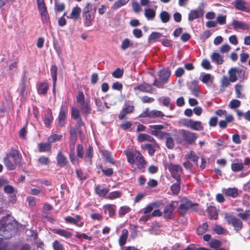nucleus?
Returning <instances> with one entry per match:
<instances>
[{
  "label": "nucleus",
  "mask_w": 250,
  "mask_h": 250,
  "mask_svg": "<svg viewBox=\"0 0 250 250\" xmlns=\"http://www.w3.org/2000/svg\"><path fill=\"white\" fill-rule=\"evenodd\" d=\"M164 217L167 219H170L172 217V204L166 207L164 210Z\"/></svg>",
  "instance_id": "36"
},
{
  "label": "nucleus",
  "mask_w": 250,
  "mask_h": 250,
  "mask_svg": "<svg viewBox=\"0 0 250 250\" xmlns=\"http://www.w3.org/2000/svg\"><path fill=\"white\" fill-rule=\"evenodd\" d=\"M204 4L202 3L197 9L190 10L188 15V21H192L195 19L203 17L204 14Z\"/></svg>",
  "instance_id": "8"
},
{
  "label": "nucleus",
  "mask_w": 250,
  "mask_h": 250,
  "mask_svg": "<svg viewBox=\"0 0 250 250\" xmlns=\"http://www.w3.org/2000/svg\"><path fill=\"white\" fill-rule=\"evenodd\" d=\"M224 193L226 196L236 198L238 195V189L236 188H229L225 189Z\"/></svg>",
  "instance_id": "26"
},
{
  "label": "nucleus",
  "mask_w": 250,
  "mask_h": 250,
  "mask_svg": "<svg viewBox=\"0 0 250 250\" xmlns=\"http://www.w3.org/2000/svg\"><path fill=\"white\" fill-rule=\"evenodd\" d=\"M48 84L47 83H41L38 84V92L39 94L45 95L47 93Z\"/></svg>",
  "instance_id": "29"
},
{
  "label": "nucleus",
  "mask_w": 250,
  "mask_h": 250,
  "mask_svg": "<svg viewBox=\"0 0 250 250\" xmlns=\"http://www.w3.org/2000/svg\"><path fill=\"white\" fill-rule=\"evenodd\" d=\"M202 66L205 69L208 70L211 68L210 62L207 59H204L201 62Z\"/></svg>",
  "instance_id": "60"
},
{
  "label": "nucleus",
  "mask_w": 250,
  "mask_h": 250,
  "mask_svg": "<svg viewBox=\"0 0 250 250\" xmlns=\"http://www.w3.org/2000/svg\"><path fill=\"white\" fill-rule=\"evenodd\" d=\"M131 208L126 206L121 207L119 210V215L120 217H123L126 213L129 212Z\"/></svg>",
  "instance_id": "44"
},
{
  "label": "nucleus",
  "mask_w": 250,
  "mask_h": 250,
  "mask_svg": "<svg viewBox=\"0 0 250 250\" xmlns=\"http://www.w3.org/2000/svg\"><path fill=\"white\" fill-rule=\"evenodd\" d=\"M170 75V71L169 70L166 69L161 70L159 73L160 80L155 79L152 85L158 88L162 87L167 82Z\"/></svg>",
  "instance_id": "7"
},
{
  "label": "nucleus",
  "mask_w": 250,
  "mask_h": 250,
  "mask_svg": "<svg viewBox=\"0 0 250 250\" xmlns=\"http://www.w3.org/2000/svg\"><path fill=\"white\" fill-rule=\"evenodd\" d=\"M242 89V86L240 84H236L235 86V91L236 95V97L239 98H243L244 95L241 93Z\"/></svg>",
  "instance_id": "54"
},
{
  "label": "nucleus",
  "mask_w": 250,
  "mask_h": 250,
  "mask_svg": "<svg viewBox=\"0 0 250 250\" xmlns=\"http://www.w3.org/2000/svg\"><path fill=\"white\" fill-rule=\"evenodd\" d=\"M162 35L159 32H152L149 36L148 42L149 43L155 42L158 39H160L162 37Z\"/></svg>",
  "instance_id": "37"
},
{
  "label": "nucleus",
  "mask_w": 250,
  "mask_h": 250,
  "mask_svg": "<svg viewBox=\"0 0 250 250\" xmlns=\"http://www.w3.org/2000/svg\"><path fill=\"white\" fill-rule=\"evenodd\" d=\"M187 157L188 159H190L194 163L197 164L199 158L193 151H191L187 155Z\"/></svg>",
  "instance_id": "52"
},
{
  "label": "nucleus",
  "mask_w": 250,
  "mask_h": 250,
  "mask_svg": "<svg viewBox=\"0 0 250 250\" xmlns=\"http://www.w3.org/2000/svg\"><path fill=\"white\" fill-rule=\"evenodd\" d=\"M193 87L190 88L191 92L195 97H198L199 96V91L198 89V82L197 80H194L191 82Z\"/></svg>",
  "instance_id": "32"
},
{
  "label": "nucleus",
  "mask_w": 250,
  "mask_h": 250,
  "mask_svg": "<svg viewBox=\"0 0 250 250\" xmlns=\"http://www.w3.org/2000/svg\"><path fill=\"white\" fill-rule=\"evenodd\" d=\"M231 169L234 172H237L242 170L244 166L242 163H232L231 166Z\"/></svg>",
  "instance_id": "45"
},
{
  "label": "nucleus",
  "mask_w": 250,
  "mask_h": 250,
  "mask_svg": "<svg viewBox=\"0 0 250 250\" xmlns=\"http://www.w3.org/2000/svg\"><path fill=\"white\" fill-rule=\"evenodd\" d=\"M100 152L105 161L112 164H114L115 162L114 160L111 157V154L109 151L105 150H102Z\"/></svg>",
  "instance_id": "34"
},
{
  "label": "nucleus",
  "mask_w": 250,
  "mask_h": 250,
  "mask_svg": "<svg viewBox=\"0 0 250 250\" xmlns=\"http://www.w3.org/2000/svg\"><path fill=\"white\" fill-rule=\"evenodd\" d=\"M198 206L199 204L198 203H193L190 200L185 198L182 200V203L178 208V211L180 214L184 216L189 209H191L193 210H197Z\"/></svg>",
  "instance_id": "6"
},
{
  "label": "nucleus",
  "mask_w": 250,
  "mask_h": 250,
  "mask_svg": "<svg viewBox=\"0 0 250 250\" xmlns=\"http://www.w3.org/2000/svg\"><path fill=\"white\" fill-rule=\"evenodd\" d=\"M153 144H147L145 145V147L148 150L149 155L153 156L156 151L158 145L156 142H153Z\"/></svg>",
  "instance_id": "30"
},
{
  "label": "nucleus",
  "mask_w": 250,
  "mask_h": 250,
  "mask_svg": "<svg viewBox=\"0 0 250 250\" xmlns=\"http://www.w3.org/2000/svg\"><path fill=\"white\" fill-rule=\"evenodd\" d=\"M3 163L9 170L15 169L21 163V159L16 150H12L3 159Z\"/></svg>",
  "instance_id": "2"
},
{
  "label": "nucleus",
  "mask_w": 250,
  "mask_h": 250,
  "mask_svg": "<svg viewBox=\"0 0 250 250\" xmlns=\"http://www.w3.org/2000/svg\"><path fill=\"white\" fill-rule=\"evenodd\" d=\"M134 89L135 90H139L141 91L147 93H151L153 91L152 85L146 83L139 84L135 87Z\"/></svg>",
  "instance_id": "17"
},
{
  "label": "nucleus",
  "mask_w": 250,
  "mask_h": 250,
  "mask_svg": "<svg viewBox=\"0 0 250 250\" xmlns=\"http://www.w3.org/2000/svg\"><path fill=\"white\" fill-rule=\"evenodd\" d=\"M160 17L162 21L164 23L168 22L170 19V15L166 11H162L160 14Z\"/></svg>",
  "instance_id": "50"
},
{
  "label": "nucleus",
  "mask_w": 250,
  "mask_h": 250,
  "mask_svg": "<svg viewBox=\"0 0 250 250\" xmlns=\"http://www.w3.org/2000/svg\"><path fill=\"white\" fill-rule=\"evenodd\" d=\"M230 81L226 76H224L221 81V86L222 88L227 87L230 84Z\"/></svg>",
  "instance_id": "53"
},
{
  "label": "nucleus",
  "mask_w": 250,
  "mask_h": 250,
  "mask_svg": "<svg viewBox=\"0 0 250 250\" xmlns=\"http://www.w3.org/2000/svg\"><path fill=\"white\" fill-rule=\"evenodd\" d=\"M241 105V101L236 100V99H233L231 101H230V102L229 104V107L231 109H235L238 107H239Z\"/></svg>",
  "instance_id": "46"
},
{
  "label": "nucleus",
  "mask_w": 250,
  "mask_h": 250,
  "mask_svg": "<svg viewBox=\"0 0 250 250\" xmlns=\"http://www.w3.org/2000/svg\"><path fill=\"white\" fill-rule=\"evenodd\" d=\"M53 247L55 250H63V246L57 240H55L53 244Z\"/></svg>",
  "instance_id": "64"
},
{
  "label": "nucleus",
  "mask_w": 250,
  "mask_h": 250,
  "mask_svg": "<svg viewBox=\"0 0 250 250\" xmlns=\"http://www.w3.org/2000/svg\"><path fill=\"white\" fill-rule=\"evenodd\" d=\"M164 116L163 113L159 110L154 109L150 110L149 108H146L140 115V117H148L149 118H160Z\"/></svg>",
  "instance_id": "9"
},
{
  "label": "nucleus",
  "mask_w": 250,
  "mask_h": 250,
  "mask_svg": "<svg viewBox=\"0 0 250 250\" xmlns=\"http://www.w3.org/2000/svg\"><path fill=\"white\" fill-rule=\"evenodd\" d=\"M207 211L210 218L214 219L218 218V212L215 207L212 206L208 207Z\"/></svg>",
  "instance_id": "33"
},
{
  "label": "nucleus",
  "mask_w": 250,
  "mask_h": 250,
  "mask_svg": "<svg viewBox=\"0 0 250 250\" xmlns=\"http://www.w3.org/2000/svg\"><path fill=\"white\" fill-rule=\"evenodd\" d=\"M213 77L211 74L208 73L205 74L201 79V81L204 83H208L209 82H212Z\"/></svg>",
  "instance_id": "56"
},
{
  "label": "nucleus",
  "mask_w": 250,
  "mask_h": 250,
  "mask_svg": "<svg viewBox=\"0 0 250 250\" xmlns=\"http://www.w3.org/2000/svg\"><path fill=\"white\" fill-rule=\"evenodd\" d=\"M159 100L160 102L162 103L163 104L166 106L169 105L170 102V99L166 97L160 98Z\"/></svg>",
  "instance_id": "63"
},
{
  "label": "nucleus",
  "mask_w": 250,
  "mask_h": 250,
  "mask_svg": "<svg viewBox=\"0 0 250 250\" xmlns=\"http://www.w3.org/2000/svg\"><path fill=\"white\" fill-rule=\"evenodd\" d=\"M53 120L52 112L50 110L47 109L44 111L43 117V122L45 126L49 127Z\"/></svg>",
  "instance_id": "14"
},
{
  "label": "nucleus",
  "mask_w": 250,
  "mask_h": 250,
  "mask_svg": "<svg viewBox=\"0 0 250 250\" xmlns=\"http://www.w3.org/2000/svg\"><path fill=\"white\" fill-rule=\"evenodd\" d=\"M40 152H46L50 150L51 148L50 143H40L38 145Z\"/></svg>",
  "instance_id": "42"
},
{
  "label": "nucleus",
  "mask_w": 250,
  "mask_h": 250,
  "mask_svg": "<svg viewBox=\"0 0 250 250\" xmlns=\"http://www.w3.org/2000/svg\"><path fill=\"white\" fill-rule=\"evenodd\" d=\"M232 25L234 30H236L238 29H242L243 30H246L248 28V26L242 22L236 20H233L232 21Z\"/></svg>",
  "instance_id": "24"
},
{
  "label": "nucleus",
  "mask_w": 250,
  "mask_h": 250,
  "mask_svg": "<svg viewBox=\"0 0 250 250\" xmlns=\"http://www.w3.org/2000/svg\"><path fill=\"white\" fill-rule=\"evenodd\" d=\"M54 233L59 234L66 239L70 238L72 237V234L67 230L61 229H54L53 230Z\"/></svg>",
  "instance_id": "20"
},
{
  "label": "nucleus",
  "mask_w": 250,
  "mask_h": 250,
  "mask_svg": "<svg viewBox=\"0 0 250 250\" xmlns=\"http://www.w3.org/2000/svg\"><path fill=\"white\" fill-rule=\"evenodd\" d=\"M129 0H118L115 2L113 5V8L116 9L125 5Z\"/></svg>",
  "instance_id": "49"
},
{
  "label": "nucleus",
  "mask_w": 250,
  "mask_h": 250,
  "mask_svg": "<svg viewBox=\"0 0 250 250\" xmlns=\"http://www.w3.org/2000/svg\"><path fill=\"white\" fill-rule=\"evenodd\" d=\"M128 232L127 229H124L122 234L119 239V243L120 246L123 247L126 243L128 237Z\"/></svg>",
  "instance_id": "23"
},
{
  "label": "nucleus",
  "mask_w": 250,
  "mask_h": 250,
  "mask_svg": "<svg viewBox=\"0 0 250 250\" xmlns=\"http://www.w3.org/2000/svg\"><path fill=\"white\" fill-rule=\"evenodd\" d=\"M76 102L79 104L83 114L87 115L91 112L90 100L88 99L85 100L84 94L82 91L78 92V96L76 97Z\"/></svg>",
  "instance_id": "4"
},
{
  "label": "nucleus",
  "mask_w": 250,
  "mask_h": 250,
  "mask_svg": "<svg viewBox=\"0 0 250 250\" xmlns=\"http://www.w3.org/2000/svg\"><path fill=\"white\" fill-rule=\"evenodd\" d=\"M67 112V108L66 106L64 104H62L58 116V124L59 126H62L64 125Z\"/></svg>",
  "instance_id": "13"
},
{
  "label": "nucleus",
  "mask_w": 250,
  "mask_h": 250,
  "mask_svg": "<svg viewBox=\"0 0 250 250\" xmlns=\"http://www.w3.org/2000/svg\"><path fill=\"white\" fill-rule=\"evenodd\" d=\"M62 137V135L61 134H53L48 138V141L49 143H52L60 141Z\"/></svg>",
  "instance_id": "47"
},
{
  "label": "nucleus",
  "mask_w": 250,
  "mask_h": 250,
  "mask_svg": "<svg viewBox=\"0 0 250 250\" xmlns=\"http://www.w3.org/2000/svg\"><path fill=\"white\" fill-rule=\"evenodd\" d=\"M121 193L119 191H115L109 193L106 196V198L110 200H113L120 197Z\"/></svg>",
  "instance_id": "48"
},
{
  "label": "nucleus",
  "mask_w": 250,
  "mask_h": 250,
  "mask_svg": "<svg viewBox=\"0 0 250 250\" xmlns=\"http://www.w3.org/2000/svg\"><path fill=\"white\" fill-rule=\"evenodd\" d=\"M245 72L241 69H237L236 67L231 68L229 71V79L230 82L233 83L237 80V74L244 75Z\"/></svg>",
  "instance_id": "12"
},
{
  "label": "nucleus",
  "mask_w": 250,
  "mask_h": 250,
  "mask_svg": "<svg viewBox=\"0 0 250 250\" xmlns=\"http://www.w3.org/2000/svg\"><path fill=\"white\" fill-rule=\"evenodd\" d=\"M189 127L195 130H203V126L202 125L201 122L200 121H194L192 120H191Z\"/></svg>",
  "instance_id": "35"
},
{
  "label": "nucleus",
  "mask_w": 250,
  "mask_h": 250,
  "mask_svg": "<svg viewBox=\"0 0 250 250\" xmlns=\"http://www.w3.org/2000/svg\"><path fill=\"white\" fill-rule=\"evenodd\" d=\"M247 3L244 0H235V8L237 10L249 12L250 11L249 8L246 6Z\"/></svg>",
  "instance_id": "15"
},
{
  "label": "nucleus",
  "mask_w": 250,
  "mask_h": 250,
  "mask_svg": "<svg viewBox=\"0 0 250 250\" xmlns=\"http://www.w3.org/2000/svg\"><path fill=\"white\" fill-rule=\"evenodd\" d=\"M100 168L103 172V173L107 176H110L113 174V170L111 168H108L107 169H104L103 168L102 166H100Z\"/></svg>",
  "instance_id": "61"
},
{
  "label": "nucleus",
  "mask_w": 250,
  "mask_h": 250,
  "mask_svg": "<svg viewBox=\"0 0 250 250\" xmlns=\"http://www.w3.org/2000/svg\"><path fill=\"white\" fill-rule=\"evenodd\" d=\"M124 74V70L121 68H118L112 73V75L115 78H121Z\"/></svg>",
  "instance_id": "55"
},
{
  "label": "nucleus",
  "mask_w": 250,
  "mask_h": 250,
  "mask_svg": "<svg viewBox=\"0 0 250 250\" xmlns=\"http://www.w3.org/2000/svg\"><path fill=\"white\" fill-rule=\"evenodd\" d=\"M210 58L213 62L217 64H222L224 62L223 56L221 55L218 52H214L212 53L210 56Z\"/></svg>",
  "instance_id": "18"
},
{
  "label": "nucleus",
  "mask_w": 250,
  "mask_h": 250,
  "mask_svg": "<svg viewBox=\"0 0 250 250\" xmlns=\"http://www.w3.org/2000/svg\"><path fill=\"white\" fill-rule=\"evenodd\" d=\"M57 161L58 165L61 167L66 166L67 162L66 158L62 154V152H59L57 157Z\"/></svg>",
  "instance_id": "28"
},
{
  "label": "nucleus",
  "mask_w": 250,
  "mask_h": 250,
  "mask_svg": "<svg viewBox=\"0 0 250 250\" xmlns=\"http://www.w3.org/2000/svg\"><path fill=\"white\" fill-rule=\"evenodd\" d=\"M138 141L139 142H143L146 141L153 142H155L154 138L149 135L145 133H141L138 136Z\"/></svg>",
  "instance_id": "31"
},
{
  "label": "nucleus",
  "mask_w": 250,
  "mask_h": 250,
  "mask_svg": "<svg viewBox=\"0 0 250 250\" xmlns=\"http://www.w3.org/2000/svg\"><path fill=\"white\" fill-rule=\"evenodd\" d=\"M71 117L74 119L80 117V110L77 107L71 108Z\"/></svg>",
  "instance_id": "57"
},
{
  "label": "nucleus",
  "mask_w": 250,
  "mask_h": 250,
  "mask_svg": "<svg viewBox=\"0 0 250 250\" xmlns=\"http://www.w3.org/2000/svg\"><path fill=\"white\" fill-rule=\"evenodd\" d=\"M105 213L108 212L110 217H113L115 214L116 206L113 204H106L103 206Z\"/></svg>",
  "instance_id": "19"
},
{
  "label": "nucleus",
  "mask_w": 250,
  "mask_h": 250,
  "mask_svg": "<svg viewBox=\"0 0 250 250\" xmlns=\"http://www.w3.org/2000/svg\"><path fill=\"white\" fill-rule=\"evenodd\" d=\"M164 126L161 125H151L148 126V131L152 135L161 139H166V146L168 148H172V138L169 134L162 131Z\"/></svg>",
  "instance_id": "1"
},
{
  "label": "nucleus",
  "mask_w": 250,
  "mask_h": 250,
  "mask_svg": "<svg viewBox=\"0 0 250 250\" xmlns=\"http://www.w3.org/2000/svg\"><path fill=\"white\" fill-rule=\"evenodd\" d=\"M38 162L42 165H46L49 163V159L47 157L42 156L38 159Z\"/></svg>",
  "instance_id": "62"
},
{
  "label": "nucleus",
  "mask_w": 250,
  "mask_h": 250,
  "mask_svg": "<svg viewBox=\"0 0 250 250\" xmlns=\"http://www.w3.org/2000/svg\"><path fill=\"white\" fill-rule=\"evenodd\" d=\"M83 17L84 18L85 25L86 26H90L92 23V21L93 19V17L91 14L90 13L83 14Z\"/></svg>",
  "instance_id": "41"
},
{
  "label": "nucleus",
  "mask_w": 250,
  "mask_h": 250,
  "mask_svg": "<svg viewBox=\"0 0 250 250\" xmlns=\"http://www.w3.org/2000/svg\"><path fill=\"white\" fill-rule=\"evenodd\" d=\"M64 220L67 223L75 224L79 227H81L83 225V222L79 223L81 220V217L78 215H76L75 218L69 216H67L64 218Z\"/></svg>",
  "instance_id": "16"
},
{
  "label": "nucleus",
  "mask_w": 250,
  "mask_h": 250,
  "mask_svg": "<svg viewBox=\"0 0 250 250\" xmlns=\"http://www.w3.org/2000/svg\"><path fill=\"white\" fill-rule=\"evenodd\" d=\"M208 224L207 223L202 224L197 229V233L199 235H202L208 229Z\"/></svg>",
  "instance_id": "43"
},
{
  "label": "nucleus",
  "mask_w": 250,
  "mask_h": 250,
  "mask_svg": "<svg viewBox=\"0 0 250 250\" xmlns=\"http://www.w3.org/2000/svg\"><path fill=\"white\" fill-rule=\"evenodd\" d=\"M221 242L219 240H214L210 242V246L211 248L216 249L220 247Z\"/></svg>",
  "instance_id": "58"
},
{
  "label": "nucleus",
  "mask_w": 250,
  "mask_h": 250,
  "mask_svg": "<svg viewBox=\"0 0 250 250\" xmlns=\"http://www.w3.org/2000/svg\"><path fill=\"white\" fill-rule=\"evenodd\" d=\"M217 22L221 24H225L226 23V16L219 15L216 18Z\"/></svg>",
  "instance_id": "59"
},
{
  "label": "nucleus",
  "mask_w": 250,
  "mask_h": 250,
  "mask_svg": "<svg viewBox=\"0 0 250 250\" xmlns=\"http://www.w3.org/2000/svg\"><path fill=\"white\" fill-rule=\"evenodd\" d=\"M57 67L56 65H53L51 67L50 73L52 78L53 82L56 83L57 82Z\"/></svg>",
  "instance_id": "51"
},
{
  "label": "nucleus",
  "mask_w": 250,
  "mask_h": 250,
  "mask_svg": "<svg viewBox=\"0 0 250 250\" xmlns=\"http://www.w3.org/2000/svg\"><path fill=\"white\" fill-rule=\"evenodd\" d=\"M182 173V168L178 165H173V178L176 182L173 184V194L179 192L180 188V176Z\"/></svg>",
  "instance_id": "5"
},
{
  "label": "nucleus",
  "mask_w": 250,
  "mask_h": 250,
  "mask_svg": "<svg viewBox=\"0 0 250 250\" xmlns=\"http://www.w3.org/2000/svg\"><path fill=\"white\" fill-rule=\"evenodd\" d=\"M127 161L131 164H136L138 168L141 169L145 167L146 164L144 157L138 151H128L125 152Z\"/></svg>",
  "instance_id": "3"
},
{
  "label": "nucleus",
  "mask_w": 250,
  "mask_h": 250,
  "mask_svg": "<svg viewBox=\"0 0 250 250\" xmlns=\"http://www.w3.org/2000/svg\"><path fill=\"white\" fill-rule=\"evenodd\" d=\"M226 219L228 224L232 225L236 231H239L242 228V221L236 217L228 215L226 216Z\"/></svg>",
  "instance_id": "10"
},
{
  "label": "nucleus",
  "mask_w": 250,
  "mask_h": 250,
  "mask_svg": "<svg viewBox=\"0 0 250 250\" xmlns=\"http://www.w3.org/2000/svg\"><path fill=\"white\" fill-rule=\"evenodd\" d=\"M145 15L148 20H152L155 17V11L153 9L148 8L145 10Z\"/></svg>",
  "instance_id": "40"
},
{
  "label": "nucleus",
  "mask_w": 250,
  "mask_h": 250,
  "mask_svg": "<svg viewBox=\"0 0 250 250\" xmlns=\"http://www.w3.org/2000/svg\"><path fill=\"white\" fill-rule=\"evenodd\" d=\"M134 107L132 105H127L125 107L120 113L118 118L120 120H122L126 115L130 113L134 110Z\"/></svg>",
  "instance_id": "21"
},
{
  "label": "nucleus",
  "mask_w": 250,
  "mask_h": 250,
  "mask_svg": "<svg viewBox=\"0 0 250 250\" xmlns=\"http://www.w3.org/2000/svg\"><path fill=\"white\" fill-rule=\"evenodd\" d=\"M160 205L161 203L159 202L151 203L144 208V213L146 214H150L154 208H159Z\"/></svg>",
  "instance_id": "22"
},
{
  "label": "nucleus",
  "mask_w": 250,
  "mask_h": 250,
  "mask_svg": "<svg viewBox=\"0 0 250 250\" xmlns=\"http://www.w3.org/2000/svg\"><path fill=\"white\" fill-rule=\"evenodd\" d=\"M181 135L184 140L189 144H192L197 138L196 133L186 130L181 131Z\"/></svg>",
  "instance_id": "11"
},
{
  "label": "nucleus",
  "mask_w": 250,
  "mask_h": 250,
  "mask_svg": "<svg viewBox=\"0 0 250 250\" xmlns=\"http://www.w3.org/2000/svg\"><path fill=\"white\" fill-rule=\"evenodd\" d=\"M81 12V9L80 7L76 6L73 8L70 15V18L75 20L78 19Z\"/></svg>",
  "instance_id": "39"
},
{
  "label": "nucleus",
  "mask_w": 250,
  "mask_h": 250,
  "mask_svg": "<svg viewBox=\"0 0 250 250\" xmlns=\"http://www.w3.org/2000/svg\"><path fill=\"white\" fill-rule=\"evenodd\" d=\"M95 192L99 196L104 197L109 192V189L104 188L100 185H98L96 187Z\"/></svg>",
  "instance_id": "25"
},
{
  "label": "nucleus",
  "mask_w": 250,
  "mask_h": 250,
  "mask_svg": "<svg viewBox=\"0 0 250 250\" xmlns=\"http://www.w3.org/2000/svg\"><path fill=\"white\" fill-rule=\"evenodd\" d=\"M134 47L132 42L129 39L126 38L124 39L121 43V49L122 50H125L129 48Z\"/></svg>",
  "instance_id": "27"
},
{
  "label": "nucleus",
  "mask_w": 250,
  "mask_h": 250,
  "mask_svg": "<svg viewBox=\"0 0 250 250\" xmlns=\"http://www.w3.org/2000/svg\"><path fill=\"white\" fill-rule=\"evenodd\" d=\"M93 157V147L89 146L86 150L85 156V161L89 162L90 165L92 164L91 159Z\"/></svg>",
  "instance_id": "38"
}]
</instances>
